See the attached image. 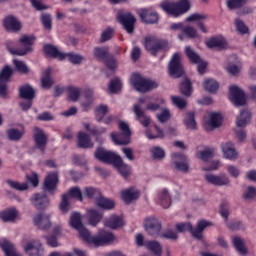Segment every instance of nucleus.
<instances>
[{"instance_id": "nucleus-1", "label": "nucleus", "mask_w": 256, "mask_h": 256, "mask_svg": "<svg viewBox=\"0 0 256 256\" xmlns=\"http://www.w3.org/2000/svg\"><path fill=\"white\" fill-rule=\"evenodd\" d=\"M69 223L72 228L78 231L81 240L89 245L100 247L108 243H112L115 240L112 232H106L104 230L99 231L97 236H92L90 232L84 227L81 214L79 213L71 214Z\"/></svg>"}, {"instance_id": "nucleus-2", "label": "nucleus", "mask_w": 256, "mask_h": 256, "mask_svg": "<svg viewBox=\"0 0 256 256\" xmlns=\"http://www.w3.org/2000/svg\"><path fill=\"white\" fill-rule=\"evenodd\" d=\"M144 230L153 238L159 236L163 239L175 241L178 239V232L167 230L161 233L162 225L157 218L149 217L144 220ZM161 233V234H160Z\"/></svg>"}, {"instance_id": "nucleus-3", "label": "nucleus", "mask_w": 256, "mask_h": 256, "mask_svg": "<svg viewBox=\"0 0 256 256\" xmlns=\"http://www.w3.org/2000/svg\"><path fill=\"white\" fill-rule=\"evenodd\" d=\"M160 7L164 12L173 17L184 15L190 10V4L188 0H181L177 3L163 1L160 4Z\"/></svg>"}, {"instance_id": "nucleus-4", "label": "nucleus", "mask_w": 256, "mask_h": 256, "mask_svg": "<svg viewBox=\"0 0 256 256\" xmlns=\"http://www.w3.org/2000/svg\"><path fill=\"white\" fill-rule=\"evenodd\" d=\"M131 86L138 92L145 93L158 88V83L154 80L142 78L139 74H132L130 78Z\"/></svg>"}, {"instance_id": "nucleus-5", "label": "nucleus", "mask_w": 256, "mask_h": 256, "mask_svg": "<svg viewBox=\"0 0 256 256\" xmlns=\"http://www.w3.org/2000/svg\"><path fill=\"white\" fill-rule=\"evenodd\" d=\"M34 40H35L34 36L24 35L19 39L20 48L14 49L9 46V44H12L13 42H8L7 44L8 50L13 55H19V56L26 55L27 53H30L32 51Z\"/></svg>"}, {"instance_id": "nucleus-6", "label": "nucleus", "mask_w": 256, "mask_h": 256, "mask_svg": "<svg viewBox=\"0 0 256 256\" xmlns=\"http://www.w3.org/2000/svg\"><path fill=\"white\" fill-rule=\"evenodd\" d=\"M144 48L151 52L153 55H157L160 52L167 51L169 49L168 42L159 40L153 36L144 38Z\"/></svg>"}, {"instance_id": "nucleus-7", "label": "nucleus", "mask_w": 256, "mask_h": 256, "mask_svg": "<svg viewBox=\"0 0 256 256\" xmlns=\"http://www.w3.org/2000/svg\"><path fill=\"white\" fill-rule=\"evenodd\" d=\"M94 56L100 60L106 63V66L109 70L113 71L117 69L118 62L109 55L108 47H96L94 48Z\"/></svg>"}, {"instance_id": "nucleus-8", "label": "nucleus", "mask_w": 256, "mask_h": 256, "mask_svg": "<svg viewBox=\"0 0 256 256\" xmlns=\"http://www.w3.org/2000/svg\"><path fill=\"white\" fill-rule=\"evenodd\" d=\"M251 114L248 110L240 111L239 116L236 120V136L239 139L240 142L244 141L247 137L246 133L242 130L245 128L248 123L250 122Z\"/></svg>"}, {"instance_id": "nucleus-9", "label": "nucleus", "mask_w": 256, "mask_h": 256, "mask_svg": "<svg viewBox=\"0 0 256 256\" xmlns=\"http://www.w3.org/2000/svg\"><path fill=\"white\" fill-rule=\"evenodd\" d=\"M229 99L236 107H241L246 104L245 93L236 85H231L229 88Z\"/></svg>"}, {"instance_id": "nucleus-10", "label": "nucleus", "mask_w": 256, "mask_h": 256, "mask_svg": "<svg viewBox=\"0 0 256 256\" xmlns=\"http://www.w3.org/2000/svg\"><path fill=\"white\" fill-rule=\"evenodd\" d=\"M117 19L119 23L123 26L124 30L127 33H133L134 31V24L137 22V19L130 13V12H122L120 11L117 14Z\"/></svg>"}, {"instance_id": "nucleus-11", "label": "nucleus", "mask_w": 256, "mask_h": 256, "mask_svg": "<svg viewBox=\"0 0 256 256\" xmlns=\"http://www.w3.org/2000/svg\"><path fill=\"white\" fill-rule=\"evenodd\" d=\"M169 73L173 78H180L184 74L180 53H175L173 55L169 64Z\"/></svg>"}, {"instance_id": "nucleus-12", "label": "nucleus", "mask_w": 256, "mask_h": 256, "mask_svg": "<svg viewBox=\"0 0 256 256\" xmlns=\"http://www.w3.org/2000/svg\"><path fill=\"white\" fill-rule=\"evenodd\" d=\"M145 102H146L145 98H140L138 100V104H134L133 111L136 115V119L140 122V124L144 128H147L151 123V119L144 114V111L141 108V105L144 104Z\"/></svg>"}, {"instance_id": "nucleus-13", "label": "nucleus", "mask_w": 256, "mask_h": 256, "mask_svg": "<svg viewBox=\"0 0 256 256\" xmlns=\"http://www.w3.org/2000/svg\"><path fill=\"white\" fill-rule=\"evenodd\" d=\"M94 156L100 162L110 165H113L114 162L120 157L118 154L106 151L103 148H97Z\"/></svg>"}, {"instance_id": "nucleus-14", "label": "nucleus", "mask_w": 256, "mask_h": 256, "mask_svg": "<svg viewBox=\"0 0 256 256\" xmlns=\"http://www.w3.org/2000/svg\"><path fill=\"white\" fill-rule=\"evenodd\" d=\"M24 252H26L28 256H44L43 245L36 239L27 243L26 247H24Z\"/></svg>"}, {"instance_id": "nucleus-15", "label": "nucleus", "mask_w": 256, "mask_h": 256, "mask_svg": "<svg viewBox=\"0 0 256 256\" xmlns=\"http://www.w3.org/2000/svg\"><path fill=\"white\" fill-rule=\"evenodd\" d=\"M186 54L189 60L191 61V63L198 65L197 66L198 73L204 74L208 65L207 62H203L200 56L197 53H195L190 46L186 47Z\"/></svg>"}, {"instance_id": "nucleus-16", "label": "nucleus", "mask_w": 256, "mask_h": 256, "mask_svg": "<svg viewBox=\"0 0 256 256\" xmlns=\"http://www.w3.org/2000/svg\"><path fill=\"white\" fill-rule=\"evenodd\" d=\"M12 75V69L6 65L0 71V96L4 97L7 94V83Z\"/></svg>"}, {"instance_id": "nucleus-17", "label": "nucleus", "mask_w": 256, "mask_h": 256, "mask_svg": "<svg viewBox=\"0 0 256 256\" xmlns=\"http://www.w3.org/2000/svg\"><path fill=\"white\" fill-rule=\"evenodd\" d=\"M204 180L210 185H215V187H225L226 185L230 184V179L227 175H213L208 174L204 176Z\"/></svg>"}, {"instance_id": "nucleus-18", "label": "nucleus", "mask_w": 256, "mask_h": 256, "mask_svg": "<svg viewBox=\"0 0 256 256\" xmlns=\"http://www.w3.org/2000/svg\"><path fill=\"white\" fill-rule=\"evenodd\" d=\"M138 15L143 23L155 24L159 21V15L154 12L151 8L140 9Z\"/></svg>"}, {"instance_id": "nucleus-19", "label": "nucleus", "mask_w": 256, "mask_h": 256, "mask_svg": "<svg viewBox=\"0 0 256 256\" xmlns=\"http://www.w3.org/2000/svg\"><path fill=\"white\" fill-rule=\"evenodd\" d=\"M222 125V116L219 113H210L209 118H204V129L211 131Z\"/></svg>"}, {"instance_id": "nucleus-20", "label": "nucleus", "mask_w": 256, "mask_h": 256, "mask_svg": "<svg viewBox=\"0 0 256 256\" xmlns=\"http://www.w3.org/2000/svg\"><path fill=\"white\" fill-rule=\"evenodd\" d=\"M172 160H173V164L175 165V169L183 173L188 172L189 165L185 155H182L180 153H173Z\"/></svg>"}, {"instance_id": "nucleus-21", "label": "nucleus", "mask_w": 256, "mask_h": 256, "mask_svg": "<svg viewBox=\"0 0 256 256\" xmlns=\"http://www.w3.org/2000/svg\"><path fill=\"white\" fill-rule=\"evenodd\" d=\"M3 27L9 32L17 33L21 30V22L12 15L7 16L3 19Z\"/></svg>"}, {"instance_id": "nucleus-22", "label": "nucleus", "mask_w": 256, "mask_h": 256, "mask_svg": "<svg viewBox=\"0 0 256 256\" xmlns=\"http://www.w3.org/2000/svg\"><path fill=\"white\" fill-rule=\"evenodd\" d=\"M58 182V174L50 173L48 176H46V179L44 180L43 190L53 194L54 191L57 189Z\"/></svg>"}, {"instance_id": "nucleus-23", "label": "nucleus", "mask_w": 256, "mask_h": 256, "mask_svg": "<svg viewBox=\"0 0 256 256\" xmlns=\"http://www.w3.org/2000/svg\"><path fill=\"white\" fill-rule=\"evenodd\" d=\"M221 151L223 153V157L228 160L234 161L237 160L239 157V154L235 149L234 144L231 142L222 143Z\"/></svg>"}, {"instance_id": "nucleus-24", "label": "nucleus", "mask_w": 256, "mask_h": 256, "mask_svg": "<svg viewBox=\"0 0 256 256\" xmlns=\"http://www.w3.org/2000/svg\"><path fill=\"white\" fill-rule=\"evenodd\" d=\"M33 223L40 230H47L51 227L50 215L36 214L33 216Z\"/></svg>"}, {"instance_id": "nucleus-25", "label": "nucleus", "mask_w": 256, "mask_h": 256, "mask_svg": "<svg viewBox=\"0 0 256 256\" xmlns=\"http://www.w3.org/2000/svg\"><path fill=\"white\" fill-rule=\"evenodd\" d=\"M31 203L38 210H43L50 205V200L46 194H34V196L31 198Z\"/></svg>"}, {"instance_id": "nucleus-26", "label": "nucleus", "mask_w": 256, "mask_h": 256, "mask_svg": "<svg viewBox=\"0 0 256 256\" xmlns=\"http://www.w3.org/2000/svg\"><path fill=\"white\" fill-rule=\"evenodd\" d=\"M34 141L36 147L41 151H44L47 145V136L45 135L44 131L39 127L34 128Z\"/></svg>"}, {"instance_id": "nucleus-27", "label": "nucleus", "mask_w": 256, "mask_h": 256, "mask_svg": "<svg viewBox=\"0 0 256 256\" xmlns=\"http://www.w3.org/2000/svg\"><path fill=\"white\" fill-rule=\"evenodd\" d=\"M0 247L6 256H21L15 246L6 238H0Z\"/></svg>"}, {"instance_id": "nucleus-28", "label": "nucleus", "mask_w": 256, "mask_h": 256, "mask_svg": "<svg viewBox=\"0 0 256 256\" xmlns=\"http://www.w3.org/2000/svg\"><path fill=\"white\" fill-rule=\"evenodd\" d=\"M139 197H140V192L133 187L123 190L121 192V198H122L123 202L126 204H130L133 201L138 200Z\"/></svg>"}, {"instance_id": "nucleus-29", "label": "nucleus", "mask_w": 256, "mask_h": 256, "mask_svg": "<svg viewBox=\"0 0 256 256\" xmlns=\"http://www.w3.org/2000/svg\"><path fill=\"white\" fill-rule=\"evenodd\" d=\"M125 225L124 219L120 215H111L108 219L104 220V226L110 229H118Z\"/></svg>"}, {"instance_id": "nucleus-30", "label": "nucleus", "mask_w": 256, "mask_h": 256, "mask_svg": "<svg viewBox=\"0 0 256 256\" xmlns=\"http://www.w3.org/2000/svg\"><path fill=\"white\" fill-rule=\"evenodd\" d=\"M86 217L88 219L89 225L95 227L102 221L103 212H101L100 210H96V209H90L87 211Z\"/></svg>"}, {"instance_id": "nucleus-31", "label": "nucleus", "mask_w": 256, "mask_h": 256, "mask_svg": "<svg viewBox=\"0 0 256 256\" xmlns=\"http://www.w3.org/2000/svg\"><path fill=\"white\" fill-rule=\"evenodd\" d=\"M207 19V16L204 14L194 13L191 14L186 21L187 22H197V25L202 33H209L208 28L202 23V20Z\"/></svg>"}, {"instance_id": "nucleus-32", "label": "nucleus", "mask_w": 256, "mask_h": 256, "mask_svg": "<svg viewBox=\"0 0 256 256\" xmlns=\"http://www.w3.org/2000/svg\"><path fill=\"white\" fill-rule=\"evenodd\" d=\"M208 48L223 50L227 46V42L222 36L213 37L206 42Z\"/></svg>"}, {"instance_id": "nucleus-33", "label": "nucleus", "mask_w": 256, "mask_h": 256, "mask_svg": "<svg viewBox=\"0 0 256 256\" xmlns=\"http://www.w3.org/2000/svg\"><path fill=\"white\" fill-rule=\"evenodd\" d=\"M43 51H44V53H46L50 57L58 58L61 61L66 59L65 53L60 52L57 47H54L51 44L44 45L43 46Z\"/></svg>"}, {"instance_id": "nucleus-34", "label": "nucleus", "mask_w": 256, "mask_h": 256, "mask_svg": "<svg viewBox=\"0 0 256 256\" xmlns=\"http://www.w3.org/2000/svg\"><path fill=\"white\" fill-rule=\"evenodd\" d=\"M78 147L81 149H91L94 146V143L91 141L90 136L84 132L78 133L77 136Z\"/></svg>"}, {"instance_id": "nucleus-35", "label": "nucleus", "mask_w": 256, "mask_h": 256, "mask_svg": "<svg viewBox=\"0 0 256 256\" xmlns=\"http://www.w3.org/2000/svg\"><path fill=\"white\" fill-rule=\"evenodd\" d=\"M93 90L86 89L83 91V100L81 102V107L83 111H89L91 105L93 104Z\"/></svg>"}, {"instance_id": "nucleus-36", "label": "nucleus", "mask_w": 256, "mask_h": 256, "mask_svg": "<svg viewBox=\"0 0 256 256\" xmlns=\"http://www.w3.org/2000/svg\"><path fill=\"white\" fill-rule=\"evenodd\" d=\"M211 222L206 220H200L197 223L196 228H192V236L195 239L201 240L203 236V231L206 227L210 226Z\"/></svg>"}, {"instance_id": "nucleus-37", "label": "nucleus", "mask_w": 256, "mask_h": 256, "mask_svg": "<svg viewBox=\"0 0 256 256\" xmlns=\"http://www.w3.org/2000/svg\"><path fill=\"white\" fill-rule=\"evenodd\" d=\"M112 165L118 170L122 177L127 178L130 171V166L123 162L121 156H118L117 160H115Z\"/></svg>"}, {"instance_id": "nucleus-38", "label": "nucleus", "mask_w": 256, "mask_h": 256, "mask_svg": "<svg viewBox=\"0 0 256 256\" xmlns=\"http://www.w3.org/2000/svg\"><path fill=\"white\" fill-rule=\"evenodd\" d=\"M157 204L163 208H169L171 205V197L167 189H162L157 196Z\"/></svg>"}, {"instance_id": "nucleus-39", "label": "nucleus", "mask_w": 256, "mask_h": 256, "mask_svg": "<svg viewBox=\"0 0 256 256\" xmlns=\"http://www.w3.org/2000/svg\"><path fill=\"white\" fill-rule=\"evenodd\" d=\"M146 136L148 139H162L164 137V132L159 128L158 125H150V129L146 131Z\"/></svg>"}, {"instance_id": "nucleus-40", "label": "nucleus", "mask_w": 256, "mask_h": 256, "mask_svg": "<svg viewBox=\"0 0 256 256\" xmlns=\"http://www.w3.org/2000/svg\"><path fill=\"white\" fill-rule=\"evenodd\" d=\"M144 246L153 253L154 256H162L163 248L158 241H146Z\"/></svg>"}, {"instance_id": "nucleus-41", "label": "nucleus", "mask_w": 256, "mask_h": 256, "mask_svg": "<svg viewBox=\"0 0 256 256\" xmlns=\"http://www.w3.org/2000/svg\"><path fill=\"white\" fill-rule=\"evenodd\" d=\"M17 217L18 211L15 208H10L0 213V219L3 222H13Z\"/></svg>"}, {"instance_id": "nucleus-42", "label": "nucleus", "mask_w": 256, "mask_h": 256, "mask_svg": "<svg viewBox=\"0 0 256 256\" xmlns=\"http://www.w3.org/2000/svg\"><path fill=\"white\" fill-rule=\"evenodd\" d=\"M35 95V91L30 85L21 86L19 89V96L22 99L32 101Z\"/></svg>"}, {"instance_id": "nucleus-43", "label": "nucleus", "mask_w": 256, "mask_h": 256, "mask_svg": "<svg viewBox=\"0 0 256 256\" xmlns=\"http://www.w3.org/2000/svg\"><path fill=\"white\" fill-rule=\"evenodd\" d=\"M101 191L94 187H87L83 189V196L95 200V202L101 197Z\"/></svg>"}, {"instance_id": "nucleus-44", "label": "nucleus", "mask_w": 256, "mask_h": 256, "mask_svg": "<svg viewBox=\"0 0 256 256\" xmlns=\"http://www.w3.org/2000/svg\"><path fill=\"white\" fill-rule=\"evenodd\" d=\"M95 204H96L98 207H100V208H102V209H104V210H111V209H113L114 206H115V203H114L113 200H110V199H108V198H105V197H103L102 195L99 196V198H97V200L95 201Z\"/></svg>"}, {"instance_id": "nucleus-45", "label": "nucleus", "mask_w": 256, "mask_h": 256, "mask_svg": "<svg viewBox=\"0 0 256 256\" xmlns=\"http://www.w3.org/2000/svg\"><path fill=\"white\" fill-rule=\"evenodd\" d=\"M202 87L204 91H208L209 93H215L219 90V82L213 79H206L202 83Z\"/></svg>"}, {"instance_id": "nucleus-46", "label": "nucleus", "mask_w": 256, "mask_h": 256, "mask_svg": "<svg viewBox=\"0 0 256 256\" xmlns=\"http://www.w3.org/2000/svg\"><path fill=\"white\" fill-rule=\"evenodd\" d=\"M62 228L60 226H57L53 229V234L51 236H46L45 239L47 241V244L50 247H58L59 246V242L57 240V236L61 233Z\"/></svg>"}, {"instance_id": "nucleus-47", "label": "nucleus", "mask_w": 256, "mask_h": 256, "mask_svg": "<svg viewBox=\"0 0 256 256\" xmlns=\"http://www.w3.org/2000/svg\"><path fill=\"white\" fill-rule=\"evenodd\" d=\"M184 35H186L188 38H191V39L199 37L197 29L191 26H186L182 28V35H178V38L180 41L184 40Z\"/></svg>"}, {"instance_id": "nucleus-48", "label": "nucleus", "mask_w": 256, "mask_h": 256, "mask_svg": "<svg viewBox=\"0 0 256 256\" xmlns=\"http://www.w3.org/2000/svg\"><path fill=\"white\" fill-rule=\"evenodd\" d=\"M53 85V80L51 79V70L50 68H47L43 71V76L41 78V87L43 89H50V87Z\"/></svg>"}, {"instance_id": "nucleus-49", "label": "nucleus", "mask_w": 256, "mask_h": 256, "mask_svg": "<svg viewBox=\"0 0 256 256\" xmlns=\"http://www.w3.org/2000/svg\"><path fill=\"white\" fill-rule=\"evenodd\" d=\"M232 243L234 244V246L239 254H241V255L247 254V248L245 246V243L240 237H233Z\"/></svg>"}, {"instance_id": "nucleus-50", "label": "nucleus", "mask_w": 256, "mask_h": 256, "mask_svg": "<svg viewBox=\"0 0 256 256\" xmlns=\"http://www.w3.org/2000/svg\"><path fill=\"white\" fill-rule=\"evenodd\" d=\"M118 126H119L121 133H125V135H126V136H124L121 143H130L131 132L129 129V125L124 121H119Z\"/></svg>"}, {"instance_id": "nucleus-51", "label": "nucleus", "mask_w": 256, "mask_h": 256, "mask_svg": "<svg viewBox=\"0 0 256 256\" xmlns=\"http://www.w3.org/2000/svg\"><path fill=\"white\" fill-rule=\"evenodd\" d=\"M183 122H184V125L187 127V129H191V130L197 129V122L195 121L193 112L187 113Z\"/></svg>"}, {"instance_id": "nucleus-52", "label": "nucleus", "mask_w": 256, "mask_h": 256, "mask_svg": "<svg viewBox=\"0 0 256 256\" xmlns=\"http://www.w3.org/2000/svg\"><path fill=\"white\" fill-rule=\"evenodd\" d=\"M213 155H214V149L212 148H206L197 153V157L203 162H208L213 157Z\"/></svg>"}, {"instance_id": "nucleus-53", "label": "nucleus", "mask_w": 256, "mask_h": 256, "mask_svg": "<svg viewBox=\"0 0 256 256\" xmlns=\"http://www.w3.org/2000/svg\"><path fill=\"white\" fill-rule=\"evenodd\" d=\"M81 88L69 87L68 88V98L71 102H77L81 96Z\"/></svg>"}, {"instance_id": "nucleus-54", "label": "nucleus", "mask_w": 256, "mask_h": 256, "mask_svg": "<svg viewBox=\"0 0 256 256\" xmlns=\"http://www.w3.org/2000/svg\"><path fill=\"white\" fill-rule=\"evenodd\" d=\"M180 92L182 95L189 97L192 93L191 82L188 79H184L180 84Z\"/></svg>"}, {"instance_id": "nucleus-55", "label": "nucleus", "mask_w": 256, "mask_h": 256, "mask_svg": "<svg viewBox=\"0 0 256 256\" xmlns=\"http://www.w3.org/2000/svg\"><path fill=\"white\" fill-rule=\"evenodd\" d=\"M6 183L9 185V187H11L14 190L25 191L28 189L27 183H20L19 181L11 180V179H8Z\"/></svg>"}, {"instance_id": "nucleus-56", "label": "nucleus", "mask_w": 256, "mask_h": 256, "mask_svg": "<svg viewBox=\"0 0 256 256\" xmlns=\"http://www.w3.org/2000/svg\"><path fill=\"white\" fill-rule=\"evenodd\" d=\"M248 0H227V7L230 10H237L246 5Z\"/></svg>"}, {"instance_id": "nucleus-57", "label": "nucleus", "mask_w": 256, "mask_h": 256, "mask_svg": "<svg viewBox=\"0 0 256 256\" xmlns=\"http://www.w3.org/2000/svg\"><path fill=\"white\" fill-rule=\"evenodd\" d=\"M107 112H108V107L106 105H99L95 109V116H96L97 122H102Z\"/></svg>"}, {"instance_id": "nucleus-58", "label": "nucleus", "mask_w": 256, "mask_h": 256, "mask_svg": "<svg viewBox=\"0 0 256 256\" xmlns=\"http://www.w3.org/2000/svg\"><path fill=\"white\" fill-rule=\"evenodd\" d=\"M66 195H68V200L77 199L78 201L83 202L82 191L80 188H77V187L71 188L69 191V194H66Z\"/></svg>"}, {"instance_id": "nucleus-59", "label": "nucleus", "mask_w": 256, "mask_h": 256, "mask_svg": "<svg viewBox=\"0 0 256 256\" xmlns=\"http://www.w3.org/2000/svg\"><path fill=\"white\" fill-rule=\"evenodd\" d=\"M7 134L11 141H19L22 138L24 131L12 128L8 130Z\"/></svg>"}, {"instance_id": "nucleus-60", "label": "nucleus", "mask_w": 256, "mask_h": 256, "mask_svg": "<svg viewBox=\"0 0 256 256\" xmlns=\"http://www.w3.org/2000/svg\"><path fill=\"white\" fill-rule=\"evenodd\" d=\"M84 129H86L87 131H89L93 136L96 137V141H99V135L102 133L106 132L105 128H97V127H93L90 129V125L89 123H86L83 125Z\"/></svg>"}, {"instance_id": "nucleus-61", "label": "nucleus", "mask_w": 256, "mask_h": 256, "mask_svg": "<svg viewBox=\"0 0 256 256\" xmlns=\"http://www.w3.org/2000/svg\"><path fill=\"white\" fill-rule=\"evenodd\" d=\"M122 88V82L119 78H114L111 80L110 85H109V92L111 94L117 93L120 91Z\"/></svg>"}, {"instance_id": "nucleus-62", "label": "nucleus", "mask_w": 256, "mask_h": 256, "mask_svg": "<svg viewBox=\"0 0 256 256\" xmlns=\"http://www.w3.org/2000/svg\"><path fill=\"white\" fill-rule=\"evenodd\" d=\"M175 229L177 233H183L186 231H190L192 235L193 226L189 222H181L175 225Z\"/></svg>"}, {"instance_id": "nucleus-63", "label": "nucleus", "mask_w": 256, "mask_h": 256, "mask_svg": "<svg viewBox=\"0 0 256 256\" xmlns=\"http://www.w3.org/2000/svg\"><path fill=\"white\" fill-rule=\"evenodd\" d=\"M13 63H14V67H15L16 71H18L19 73H22V74L29 73V68L25 64V62H22L19 60H13Z\"/></svg>"}, {"instance_id": "nucleus-64", "label": "nucleus", "mask_w": 256, "mask_h": 256, "mask_svg": "<svg viewBox=\"0 0 256 256\" xmlns=\"http://www.w3.org/2000/svg\"><path fill=\"white\" fill-rule=\"evenodd\" d=\"M172 103L178 109H185L187 106V101L182 99L180 96H172L171 97Z\"/></svg>"}]
</instances>
